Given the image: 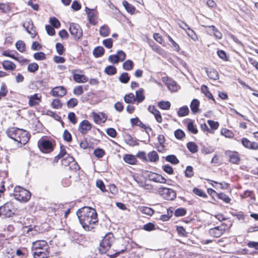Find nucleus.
Instances as JSON below:
<instances>
[{
	"label": "nucleus",
	"mask_w": 258,
	"mask_h": 258,
	"mask_svg": "<svg viewBox=\"0 0 258 258\" xmlns=\"http://www.w3.org/2000/svg\"><path fill=\"white\" fill-rule=\"evenodd\" d=\"M31 194L28 190L20 186H16L14 189V196L18 201L27 202L31 198Z\"/></svg>",
	"instance_id": "4"
},
{
	"label": "nucleus",
	"mask_w": 258,
	"mask_h": 258,
	"mask_svg": "<svg viewBox=\"0 0 258 258\" xmlns=\"http://www.w3.org/2000/svg\"><path fill=\"white\" fill-rule=\"evenodd\" d=\"M78 101L76 98H71L67 102V106L69 108H73L77 105Z\"/></svg>",
	"instance_id": "58"
},
{
	"label": "nucleus",
	"mask_w": 258,
	"mask_h": 258,
	"mask_svg": "<svg viewBox=\"0 0 258 258\" xmlns=\"http://www.w3.org/2000/svg\"><path fill=\"white\" fill-rule=\"evenodd\" d=\"M187 127L189 132L194 134H196L198 132L196 125H195L192 121H189L187 124Z\"/></svg>",
	"instance_id": "42"
},
{
	"label": "nucleus",
	"mask_w": 258,
	"mask_h": 258,
	"mask_svg": "<svg viewBox=\"0 0 258 258\" xmlns=\"http://www.w3.org/2000/svg\"><path fill=\"white\" fill-rule=\"evenodd\" d=\"M134 67V62L132 60L128 59L126 60L122 64V68L124 70L131 71Z\"/></svg>",
	"instance_id": "39"
},
{
	"label": "nucleus",
	"mask_w": 258,
	"mask_h": 258,
	"mask_svg": "<svg viewBox=\"0 0 258 258\" xmlns=\"http://www.w3.org/2000/svg\"><path fill=\"white\" fill-rule=\"evenodd\" d=\"M158 191L164 199L168 201H172L176 197V192L169 188L160 187Z\"/></svg>",
	"instance_id": "7"
},
{
	"label": "nucleus",
	"mask_w": 258,
	"mask_h": 258,
	"mask_svg": "<svg viewBox=\"0 0 258 258\" xmlns=\"http://www.w3.org/2000/svg\"><path fill=\"white\" fill-rule=\"evenodd\" d=\"M165 160L166 161L170 163L176 165L179 163V161L174 155H169L166 157Z\"/></svg>",
	"instance_id": "36"
},
{
	"label": "nucleus",
	"mask_w": 258,
	"mask_h": 258,
	"mask_svg": "<svg viewBox=\"0 0 258 258\" xmlns=\"http://www.w3.org/2000/svg\"><path fill=\"white\" fill-rule=\"evenodd\" d=\"M41 96L38 94H34L29 97V105L32 107L38 105L41 101Z\"/></svg>",
	"instance_id": "17"
},
{
	"label": "nucleus",
	"mask_w": 258,
	"mask_h": 258,
	"mask_svg": "<svg viewBox=\"0 0 258 258\" xmlns=\"http://www.w3.org/2000/svg\"><path fill=\"white\" fill-rule=\"evenodd\" d=\"M8 136L22 145H25L29 140L30 135L26 130L12 127L6 132Z\"/></svg>",
	"instance_id": "2"
},
{
	"label": "nucleus",
	"mask_w": 258,
	"mask_h": 258,
	"mask_svg": "<svg viewBox=\"0 0 258 258\" xmlns=\"http://www.w3.org/2000/svg\"><path fill=\"white\" fill-rule=\"evenodd\" d=\"M158 106L162 109L168 110L171 106V104L169 101H161L158 102Z\"/></svg>",
	"instance_id": "43"
},
{
	"label": "nucleus",
	"mask_w": 258,
	"mask_h": 258,
	"mask_svg": "<svg viewBox=\"0 0 258 258\" xmlns=\"http://www.w3.org/2000/svg\"><path fill=\"white\" fill-rule=\"evenodd\" d=\"M78 71V70H73L72 72L74 80L79 83H83L87 82L88 78L85 75L75 73V72Z\"/></svg>",
	"instance_id": "18"
},
{
	"label": "nucleus",
	"mask_w": 258,
	"mask_h": 258,
	"mask_svg": "<svg viewBox=\"0 0 258 258\" xmlns=\"http://www.w3.org/2000/svg\"><path fill=\"white\" fill-rule=\"evenodd\" d=\"M92 128V125L87 120H84L80 122L79 131L82 134H86Z\"/></svg>",
	"instance_id": "11"
},
{
	"label": "nucleus",
	"mask_w": 258,
	"mask_h": 258,
	"mask_svg": "<svg viewBox=\"0 0 258 258\" xmlns=\"http://www.w3.org/2000/svg\"><path fill=\"white\" fill-rule=\"evenodd\" d=\"M16 211L12 202H7L0 207V215L5 217H11L16 213Z\"/></svg>",
	"instance_id": "5"
},
{
	"label": "nucleus",
	"mask_w": 258,
	"mask_h": 258,
	"mask_svg": "<svg viewBox=\"0 0 258 258\" xmlns=\"http://www.w3.org/2000/svg\"><path fill=\"white\" fill-rule=\"evenodd\" d=\"M16 47L21 52H23L25 50V44L22 40H19L16 42Z\"/></svg>",
	"instance_id": "46"
},
{
	"label": "nucleus",
	"mask_w": 258,
	"mask_h": 258,
	"mask_svg": "<svg viewBox=\"0 0 258 258\" xmlns=\"http://www.w3.org/2000/svg\"><path fill=\"white\" fill-rule=\"evenodd\" d=\"M114 241V237L112 233H108L100 243L99 250L101 253H105L111 247Z\"/></svg>",
	"instance_id": "3"
},
{
	"label": "nucleus",
	"mask_w": 258,
	"mask_h": 258,
	"mask_svg": "<svg viewBox=\"0 0 258 258\" xmlns=\"http://www.w3.org/2000/svg\"><path fill=\"white\" fill-rule=\"evenodd\" d=\"M123 160L125 162L134 165L137 163V159L136 157L131 154H126L123 156Z\"/></svg>",
	"instance_id": "24"
},
{
	"label": "nucleus",
	"mask_w": 258,
	"mask_h": 258,
	"mask_svg": "<svg viewBox=\"0 0 258 258\" xmlns=\"http://www.w3.org/2000/svg\"><path fill=\"white\" fill-rule=\"evenodd\" d=\"M168 40L171 43L172 47L173 49L176 51H179L180 50L179 46L177 44L175 41L169 36H168Z\"/></svg>",
	"instance_id": "62"
},
{
	"label": "nucleus",
	"mask_w": 258,
	"mask_h": 258,
	"mask_svg": "<svg viewBox=\"0 0 258 258\" xmlns=\"http://www.w3.org/2000/svg\"><path fill=\"white\" fill-rule=\"evenodd\" d=\"M124 140L125 142L130 146H134L139 145L137 140L134 139L130 135H125L124 137Z\"/></svg>",
	"instance_id": "25"
},
{
	"label": "nucleus",
	"mask_w": 258,
	"mask_h": 258,
	"mask_svg": "<svg viewBox=\"0 0 258 258\" xmlns=\"http://www.w3.org/2000/svg\"><path fill=\"white\" fill-rule=\"evenodd\" d=\"M48 248V247H44L34 251L33 255L35 258H46L49 254Z\"/></svg>",
	"instance_id": "15"
},
{
	"label": "nucleus",
	"mask_w": 258,
	"mask_h": 258,
	"mask_svg": "<svg viewBox=\"0 0 258 258\" xmlns=\"http://www.w3.org/2000/svg\"><path fill=\"white\" fill-rule=\"evenodd\" d=\"M131 123L132 125H137L140 126L142 128L146 130V132L148 131H151L152 128L150 126H146V125L142 123V122L137 117L131 119Z\"/></svg>",
	"instance_id": "19"
},
{
	"label": "nucleus",
	"mask_w": 258,
	"mask_h": 258,
	"mask_svg": "<svg viewBox=\"0 0 258 258\" xmlns=\"http://www.w3.org/2000/svg\"><path fill=\"white\" fill-rule=\"evenodd\" d=\"M67 90L63 86L55 87L52 89L51 94L53 96L62 97L66 95Z\"/></svg>",
	"instance_id": "14"
},
{
	"label": "nucleus",
	"mask_w": 258,
	"mask_h": 258,
	"mask_svg": "<svg viewBox=\"0 0 258 258\" xmlns=\"http://www.w3.org/2000/svg\"><path fill=\"white\" fill-rule=\"evenodd\" d=\"M69 31L75 39H79L83 35V30L80 25L76 23L70 24Z\"/></svg>",
	"instance_id": "8"
},
{
	"label": "nucleus",
	"mask_w": 258,
	"mask_h": 258,
	"mask_svg": "<svg viewBox=\"0 0 258 258\" xmlns=\"http://www.w3.org/2000/svg\"><path fill=\"white\" fill-rule=\"evenodd\" d=\"M201 91L207 97H208L210 99L212 100L214 102V103L216 102L213 95L209 91V88L207 86L202 85L201 87Z\"/></svg>",
	"instance_id": "27"
},
{
	"label": "nucleus",
	"mask_w": 258,
	"mask_h": 258,
	"mask_svg": "<svg viewBox=\"0 0 258 258\" xmlns=\"http://www.w3.org/2000/svg\"><path fill=\"white\" fill-rule=\"evenodd\" d=\"M186 214V211L184 208H178L175 211L174 215L175 217H178L183 216Z\"/></svg>",
	"instance_id": "52"
},
{
	"label": "nucleus",
	"mask_w": 258,
	"mask_h": 258,
	"mask_svg": "<svg viewBox=\"0 0 258 258\" xmlns=\"http://www.w3.org/2000/svg\"><path fill=\"white\" fill-rule=\"evenodd\" d=\"M94 154L96 157L100 158L104 155L105 152L103 149L98 148L94 151Z\"/></svg>",
	"instance_id": "57"
},
{
	"label": "nucleus",
	"mask_w": 258,
	"mask_h": 258,
	"mask_svg": "<svg viewBox=\"0 0 258 258\" xmlns=\"http://www.w3.org/2000/svg\"><path fill=\"white\" fill-rule=\"evenodd\" d=\"M122 5L125 10L130 13L133 14L134 13L136 9L131 4H129L127 1H123L122 2Z\"/></svg>",
	"instance_id": "35"
},
{
	"label": "nucleus",
	"mask_w": 258,
	"mask_h": 258,
	"mask_svg": "<svg viewBox=\"0 0 258 258\" xmlns=\"http://www.w3.org/2000/svg\"><path fill=\"white\" fill-rule=\"evenodd\" d=\"M207 75L209 78L214 80H217L219 79L218 73L217 71L213 69H206Z\"/></svg>",
	"instance_id": "23"
},
{
	"label": "nucleus",
	"mask_w": 258,
	"mask_h": 258,
	"mask_svg": "<svg viewBox=\"0 0 258 258\" xmlns=\"http://www.w3.org/2000/svg\"><path fill=\"white\" fill-rule=\"evenodd\" d=\"M217 197L226 203H229L231 201V199L226 194L222 192L217 194Z\"/></svg>",
	"instance_id": "48"
},
{
	"label": "nucleus",
	"mask_w": 258,
	"mask_h": 258,
	"mask_svg": "<svg viewBox=\"0 0 258 258\" xmlns=\"http://www.w3.org/2000/svg\"><path fill=\"white\" fill-rule=\"evenodd\" d=\"M241 144L247 149L253 150H258V143L254 142H250L246 138H243L241 139Z\"/></svg>",
	"instance_id": "12"
},
{
	"label": "nucleus",
	"mask_w": 258,
	"mask_h": 258,
	"mask_svg": "<svg viewBox=\"0 0 258 258\" xmlns=\"http://www.w3.org/2000/svg\"><path fill=\"white\" fill-rule=\"evenodd\" d=\"M51 106L53 108L59 109L62 106L60 100L58 99H54L51 103Z\"/></svg>",
	"instance_id": "60"
},
{
	"label": "nucleus",
	"mask_w": 258,
	"mask_h": 258,
	"mask_svg": "<svg viewBox=\"0 0 258 258\" xmlns=\"http://www.w3.org/2000/svg\"><path fill=\"white\" fill-rule=\"evenodd\" d=\"M2 66L5 70L14 71L16 68V64L10 60H4L2 62Z\"/></svg>",
	"instance_id": "22"
},
{
	"label": "nucleus",
	"mask_w": 258,
	"mask_h": 258,
	"mask_svg": "<svg viewBox=\"0 0 258 258\" xmlns=\"http://www.w3.org/2000/svg\"><path fill=\"white\" fill-rule=\"evenodd\" d=\"M77 214L80 224L86 231L94 229L98 222L97 213L94 209L84 207L79 209Z\"/></svg>",
	"instance_id": "1"
},
{
	"label": "nucleus",
	"mask_w": 258,
	"mask_h": 258,
	"mask_svg": "<svg viewBox=\"0 0 258 258\" xmlns=\"http://www.w3.org/2000/svg\"><path fill=\"white\" fill-rule=\"evenodd\" d=\"M224 230L222 229H220L219 226L211 228L209 230L210 234L215 237H219L223 233Z\"/></svg>",
	"instance_id": "21"
},
{
	"label": "nucleus",
	"mask_w": 258,
	"mask_h": 258,
	"mask_svg": "<svg viewBox=\"0 0 258 258\" xmlns=\"http://www.w3.org/2000/svg\"><path fill=\"white\" fill-rule=\"evenodd\" d=\"M68 118L70 121L74 124H75L77 122V119L76 114L73 112L69 113Z\"/></svg>",
	"instance_id": "63"
},
{
	"label": "nucleus",
	"mask_w": 258,
	"mask_h": 258,
	"mask_svg": "<svg viewBox=\"0 0 258 258\" xmlns=\"http://www.w3.org/2000/svg\"><path fill=\"white\" fill-rule=\"evenodd\" d=\"M193 192L195 194L201 197L205 198L207 197L206 194L201 189L196 187L194 188L193 189Z\"/></svg>",
	"instance_id": "59"
},
{
	"label": "nucleus",
	"mask_w": 258,
	"mask_h": 258,
	"mask_svg": "<svg viewBox=\"0 0 258 258\" xmlns=\"http://www.w3.org/2000/svg\"><path fill=\"white\" fill-rule=\"evenodd\" d=\"M150 46L152 48L153 50L160 55H163L164 53L163 49L161 48L159 45H157L154 42H151L149 43Z\"/></svg>",
	"instance_id": "31"
},
{
	"label": "nucleus",
	"mask_w": 258,
	"mask_h": 258,
	"mask_svg": "<svg viewBox=\"0 0 258 258\" xmlns=\"http://www.w3.org/2000/svg\"><path fill=\"white\" fill-rule=\"evenodd\" d=\"M221 133L226 138H232L234 136V134L231 131L226 128L222 129Z\"/></svg>",
	"instance_id": "49"
},
{
	"label": "nucleus",
	"mask_w": 258,
	"mask_h": 258,
	"mask_svg": "<svg viewBox=\"0 0 258 258\" xmlns=\"http://www.w3.org/2000/svg\"><path fill=\"white\" fill-rule=\"evenodd\" d=\"M93 53L95 57H99L104 54V49L102 46H98L94 48Z\"/></svg>",
	"instance_id": "33"
},
{
	"label": "nucleus",
	"mask_w": 258,
	"mask_h": 258,
	"mask_svg": "<svg viewBox=\"0 0 258 258\" xmlns=\"http://www.w3.org/2000/svg\"><path fill=\"white\" fill-rule=\"evenodd\" d=\"M124 100L127 103H132L136 101V99L134 95L131 93L124 96Z\"/></svg>",
	"instance_id": "45"
},
{
	"label": "nucleus",
	"mask_w": 258,
	"mask_h": 258,
	"mask_svg": "<svg viewBox=\"0 0 258 258\" xmlns=\"http://www.w3.org/2000/svg\"><path fill=\"white\" fill-rule=\"evenodd\" d=\"M189 112V110L188 107L187 106H184L179 109L177 114L179 117H183L188 115Z\"/></svg>",
	"instance_id": "34"
},
{
	"label": "nucleus",
	"mask_w": 258,
	"mask_h": 258,
	"mask_svg": "<svg viewBox=\"0 0 258 258\" xmlns=\"http://www.w3.org/2000/svg\"><path fill=\"white\" fill-rule=\"evenodd\" d=\"M116 69L113 66H108L105 68L104 72L108 75H113L116 73Z\"/></svg>",
	"instance_id": "38"
},
{
	"label": "nucleus",
	"mask_w": 258,
	"mask_h": 258,
	"mask_svg": "<svg viewBox=\"0 0 258 258\" xmlns=\"http://www.w3.org/2000/svg\"><path fill=\"white\" fill-rule=\"evenodd\" d=\"M63 139L64 141L68 142H70L72 140V135L67 130H65L63 132Z\"/></svg>",
	"instance_id": "55"
},
{
	"label": "nucleus",
	"mask_w": 258,
	"mask_h": 258,
	"mask_svg": "<svg viewBox=\"0 0 258 258\" xmlns=\"http://www.w3.org/2000/svg\"><path fill=\"white\" fill-rule=\"evenodd\" d=\"M187 148L188 150L192 153H195L198 150V146L194 142H189L187 144Z\"/></svg>",
	"instance_id": "40"
},
{
	"label": "nucleus",
	"mask_w": 258,
	"mask_h": 258,
	"mask_svg": "<svg viewBox=\"0 0 258 258\" xmlns=\"http://www.w3.org/2000/svg\"><path fill=\"white\" fill-rule=\"evenodd\" d=\"M100 35L102 37H107L110 33V29L106 25L102 26L99 29Z\"/></svg>",
	"instance_id": "30"
},
{
	"label": "nucleus",
	"mask_w": 258,
	"mask_h": 258,
	"mask_svg": "<svg viewBox=\"0 0 258 258\" xmlns=\"http://www.w3.org/2000/svg\"><path fill=\"white\" fill-rule=\"evenodd\" d=\"M55 48L57 53L59 55H62L65 51V48L60 43H57L55 44Z\"/></svg>",
	"instance_id": "53"
},
{
	"label": "nucleus",
	"mask_w": 258,
	"mask_h": 258,
	"mask_svg": "<svg viewBox=\"0 0 258 258\" xmlns=\"http://www.w3.org/2000/svg\"><path fill=\"white\" fill-rule=\"evenodd\" d=\"M130 79V77L128 76V73L125 72L122 73L120 77H119V81L123 84H126L127 83H128Z\"/></svg>",
	"instance_id": "41"
},
{
	"label": "nucleus",
	"mask_w": 258,
	"mask_h": 258,
	"mask_svg": "<svg viewBox=\"0 0 258 258\" xmlns=\"http://www.w3.org/2000/svg\"><path fill=\"white\" fill-rule=\"evenodd\" d=\"M225 154L229 158V162L233 164H238L240 161V158L237 152L226 151Z\"/></svg>",
	"instance_id": "10"
},
{
	"label": "nucleus",
	"mask_w": 258,
	"mask_h": 258,
	"mask_svg": "<svg viewBox=\"0 0 258 258\" xmlns=\"http://www.w3.org/2000/svg\"><path fill=\"white\" fill-rule=\"evenodd\" d=\"M174 136L176 139L181 140L185 137V134L182 130L178 129L174 132Z\"/></svg>",
	"instance_id": "54"
},
{
	"label": "nucleus",
	"mask_w": 258,
	"mask_h": 258,
	"mask_svg": "<svg viewBox=\"0 0 258 258\" xmlns=\"http://www.w3.org/2000/svg\"><path fill=\"white\" fill-rule=\"evenodd\" d=\"M148 111L154 115L156 121L158 123H161L162 121V118L161 114L158 110H157L155 106L150 105L148 108Z\"/></svg>",
	"instance_id": "16"
},
{
	"label": "nucleus",
	"mask_w": 258,
	"mask_h": 258,
	"mask_svg": "<svg viewBox=\"0 0 258 258\" xmlns=\"http://www.w3.org/2000/svg\"><path fill=\"white\" fill-rule=\"evenodd\" d=\"M49 22L55 28H59L60 26L59 21L55 17L50 18Z\"/></svg>",
	"instance_id": "56"
},
{
	"label": "nucleus",
	"mask_w": 258,
	"mask_h": 258,
	"mask_svg": "<svg viewBox=\"0 0 258 258\" xmlns=\"http://www.w3.org/2000/svg\"><path fill=\"white\" fill-rule=\"evenodd\" d=\"M140 211L146 215L151 216L154 214V210L151 208L147 207H142L140 209Z\"/></svg>",
	"instance_id": "44"
},
{
	"label": "nucleus",
	"mask_w": 258,
	"mask_h": 258,
	"mask_svg": "<svg viewBox=\"0 0 258 258\" xmlns=\"http://www.w3.org/2000/svg\"><path fill=\"white\" fill-rule=\"evenodd\" d=\"M199 105L200 102L198 99H194L192 100L190 107L193 113H195L198 111Z\"/></svg>",
	"instance_id": "32"
},
{
	"label": "nucleus",
	"mask_w": 258,
	"mask_h": 258,
	"mask_svg": "<svg viewBox=\"0 0 258 258\" xmlns=\"http://www.w3.org/2000/svg\"><path fill=\"white\" fill-rule=\"evenodd\" d=\"M162 169L164 172L169 174H173L174 173V170L172 167L168 164H166L162 166Z\"/></svg>",
	"instance_id": "61"
},
{
	"label": "nucleus",
	"mask_w": 258,
	"mask_h": 258,
	"mask_svg": "<svg viewBox=\"0 0 258 258\" xmlns=\"http://www.w3.org/2000/svg\"><path fill=\"white\" fill-rule=\"evenodd\" d=\"M23 26L25 28L27 32L31 35V37L34 38L36 35L37 32L32 20L29 19L23 24Z\"/></svg>",
	"instance_id": "9"
},
{
	"label": "nucleus",
	"mask_w": 258,
	"mask_h": 258,
	"mask_svg": "<svg viewBox=\"0 0 258 258\" xmlns=\"http://www.w3.org/2000/svg\"><path fill=\"white\" fill-rule=\"evenodd\" d=\"M44 247H48L47 242L44 240H38L33 243L32 249L33 251H36Z\"/></svg>",
	"instance_id": "20"
},
{
	"label": "nucleus",
	"mask_w": 258,
	"mask_h": 258,
	"mask_svg": "<svg viewBox=\"0 0 258 258\" xmlns=\"http://www.w3.org/2000/svg\"><path fill=\"white\" fill-rule=\"evenodd\" d=\"M194 174L193 167L191 166H187L185 170V176L186 177H191Z\"/></svg>",
	"instance_id": "51"
},
{
	"label": "nucleus",
	"mask_w": 258,
	"mask_h": 258,
	"mask_svg": "<svg viewBox=\"0 0 258 258\" xmlns=\"http://www.w3.org/2000/svg\"><path fill=\"white\" fill-rule=\"evenodd\" d=\"M165 83L167 85L168 89L171 91H175L177 90V84L176 82L172 79L167 78L165 81Z\"/></svg>",
	"instance_id": "26"
},
{
	"label": "nucleus",
	"mask_w": 258,
	"mask_h": 258,
	"mask_svg": "<svg viewBox=\"0 0 258 258\" xmlns=\"http://www.w3.org/2000/svg\"><path fill=\"white\" fill-rule=\"evenodd\" d=\"M74 161V158L71 156L70 155H67L61 160V163L64 166H68L72 163Z\"/></svg>",
	"instance_id": "37"
},
{
	"label": "nucleus",
	"mask_w": 258,
	"mask_h": 258,
	"mask_svg": "<svg viewBox=\"0 0 258 258\" xmlns=\"http://www.w3.org/2000/svg\"><path fill=\"white\" fill-rule=\"evenodd\" d=\"M148 157L149 158L148 161L152 162H156L159 159L158 154L155 151L149 152L148 154Z\"/></svg>",
	"instance_id": "29"
},
{
	"label": "nucleus",
	"mask_w": 258,
	"mask_h": 258,
	"mask_svg": "<svg viewBox=\"0 0 258 258\" xmlns=\"http://www.w3.org/2000/svg\"><path fill=\"white\" fill-rule=\"evenodd\" d=\"M33 56L35 59L38 60H43L46 58V55L43 52L35 53Z\"/></svg>",
	"instance_id": "50"
},
{
	"label": "nucleus",
	"mask_w": 258,
	"mask_h": 258,
	"mask_svg": "<svg viewBox=\"0 0 258 258\" xmlns=\"http://www.w3.org/2000/svg\"><path fill=\"white\" fill-rule=\"evenodd\" d=\"M86 13L88 15L89 21L91 24L95 25L97 22V12L94 9L86 8Z\"/></svg>",
	"instance_id": "13"
},
{
	"label": "nucleus",
	"mask_w": 258,
	"mask_h": 258,
	"mask_svg": "<svg viewBox=\"0 0 258 258\" xmlns=\"http://www.w3.org/2000/svg\"><path fill=\"white\" fill-rule=\"evenodd\" d=\"M37 144L39 149L44 153H50L53 150L52 142L47 139L42 138L38 141Z\"/></svg>",
	"instance_id": "6"
},
{
	"label": "nucleus",
	"mask_w": 258,
	"mask_h": 258,
	"mask_svg": "<svg viewBox=\"0 0 258 258\" xmlns=\"http://www.w3.org/2000/svg\"><path fill=\"white\" fill-rule=\"evenodd\" d=\"M38 64L35 62L29 64L27 67L28 71L31 73H35L38 70Z\"/></svg>",
	"instance_id": "47"
},
{
	"label": "nucleus",
	"mask_w": 258,
	"mask_h": 258,
	"mask_svg": "<svg viewBox=\"0 0 258 258\" xmlns=\"http://www.w3.org/2000/svg\"><path fill=\"white\" fill-rule=\"evenodd\" d=\"M144 92V90L143 88H140L138 91H136V100L138 103H141L145 99Z\"/></svg>",
	"instance_id": "28"
},
{
	"label": "nucleus",
	"mask_w": 258,
	"mask_h": 258,
	"mask_svg": "<svg viewBox=\"0 0 258 258\" xmlns=\"http://www.w3.org/2000/svg\"><path fill=\"white\" fill-rule=\"evenodd\" d=\"M176 230L179 235L183 237L187 236V232L182 226H177Z\"/></svg>",
	"instance_id": "64"
}]
</instances>
